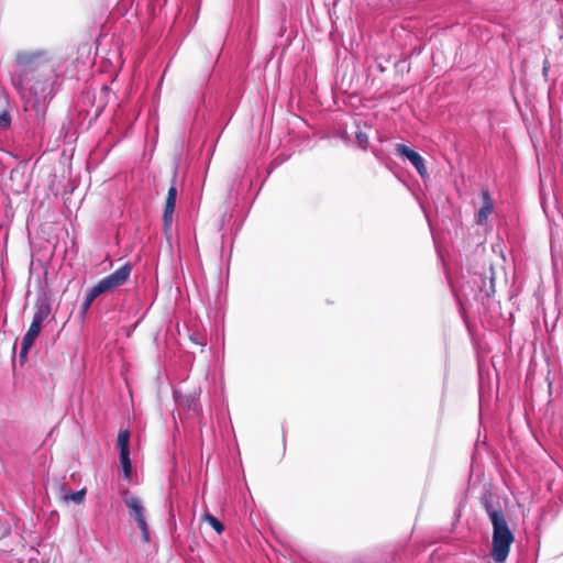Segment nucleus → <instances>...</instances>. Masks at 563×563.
I'll return each mask as SVG.
<instances>
[{"label": "nucleus", "mask_w": 563, "mask_h": 563, "mask_svg": "<svg viewBox=\"0 0 563 563\" xmlns=\"http://www.w3.org/2000/svg\"><path fill=\"white\" fill-rule=\"evenodd\" d=\"M482 505L493 525V549L490 555L496 563L506 561L515 538L499 505L494 506L492 495L482 497Z\"/></svg>", "instance_id": "obj_1"}, {"label": "nucleus", "mask_w": 563, "mask_h": 563, "mask_svg": "<svg viewBox=\"0 0 563 563\" xmlns=\"http://www.w3.org/2000/svg\"><path fill=\"white\" fill-rule=\"evenodd\" d=\"M13 85L18 89L23 99L24 110L33 111L35 119L38 123H43L48 107L46 82H37L41 87V92L29 89L24 78L16 77L13 79Z\"/></svg>", "instance_id": "obj_2"}, {"label": "nucleus", "mask_w": 563, "mask_h": 563, "mask_svg": "<svg viewBox=\"0 0 563 563\" xmlns=\"http://www.w3.org/2000/svg\"><path fill=\"white\" fill-rule=\"evenodd\" d=\"M132 272V265L130 263H125L120 268L114 271L112 274L100 279L95 288L99 291L100 295L111 291L123 284L129 279Z\"/></svg>", "instance_id": "obj_3"}, {"label": "nucleus", "mask_w": 563, "mask_h": 563, "mask_svg": "<svg viewBox=\"0 0 563 563\" xmlns=\"http://www.w3.org/2000/svg\"><path fill=\"white\" fill-rule=\"evenodd\" d=\"M45 317L46 313L42 308L35 311L31 325L22 339L20 358H26L29 350L32 347L35 339L41 332L42 323Z\"/></svg>", "instance_id": "obj_4"}, {"label": "nucleus", "mask_w": 563, "mask_h": 563, "mask_svg": "<svg viewBox=\"0 0 563 563\" xmlns=\"http://www.w3.org/2000/svg\"><path fill=\"white\" fill-rule=\"evenodd\" d=\"M44 58V52H19L15 55V63L21 68L22 73L18 77H22L26 81L29 71L36 68Z\"/></svg>", "instance_id": "obj_5"}, {"label": "nucleus", "mask_w": 563, "mask_h": 563, "mask_svg": "<svg viewBox=\"0 0 563 563\" xmlns=\"http://www.w3.org/2000/svg\"><path fill=\"white\" fill-rule=\"evenodd\" d=\"M176 197H177L176 176H174L172 185L168 189L167 197L165 200V206H164L163 223H164L165 230L170 229V225L173 222V214L175 211Z\"/></svg>", "instance_id": "obj_6"}, {"label": "nucleus", "mask_w": 563, "mask_h": 563, "mask_svg": "<svg viewBox=\"0 0 563 563\" xmlns=\"http://www.w3.org/2000/svg\"><path fill=\"white\" fill-rule=\"evenodd\" d=\"M396 152L398 155L408 158L421 177L427 175L424 159L418 152L409 148L405 144H396Z\"/></svg>", "instance_id": "obj_7"}, {"label": "nucleus", "mask_w": 563, "mask_h": 563, "mask_svg": "<svg viewBox=\"0 0 563 563\" xmlns=\"http://www.w3.org/2000/svg\"><path fill=\"white\" fill-rule=\"evenodd\" d=\"M483 205L477 212V223L484 225L487 223L489 214L494 211V201L488 189L482 190Z\"/></svg>", "instance_id": "obj_8"}, {"label": "nucleus", "mask_w": 563, "mask_h": 563, "mask_svg": "<svg viewBox=\"0 0 563 563\" xmlns=\"http://www.w3.org/2000/svg\"><path fill=\"white\" fill-rule=\"evenodd\" d=\"M125 506L129 509L130 517L137 522L145 518L144 507L139 497L131 496L125 499Z\"/></svg>", "instance_id": "obj_9"}, {"label": "nucleus", "mask_w": 563, "mask_h": 563, "mask_svg": "<svg viewBox=\"0 0 563 563\" xmlns=\"http://www.w3.org/2000/svg\"><path fill=\"white\" fill-rule=\"evenodd\" d=\"M120 464L123 471V475L125 479H130L132 475V463L130 460V451L129 452H120Z\"/></svg>", "instance_id": "obj_10"}, {"label": "nucleus", "mask_w": 563, "mask_h": 563, "mask_svg": "<svg viewBox=\"0 0 563 563\" xmlns=\"http://www.w3.org/2000/svg\"><path fill=\"white\" fill-rule=\"evenodd\" d=\"M130 432L128 430H120L117 439V446L119 452H129Z\"/></svg>", "instance_id": "obj_11"}, {"label": "nucleus", "mask_w": 563, "mask_h": 563, "mask_svg": "<svg viewBox=\"0 0 563 563\" xmlns=\"http://www.w3.org/2000/svg\"><path fill=\"white\" fill-rule=\"evenodd\" d=\"M202 518H203V521L208 522L218 534H221L223 532V530H224L223 523L219 519H217L214 516H212L209 512H206Z\"/></svg>", "instance_id": "obj_12"}, {"label": "nucleus", "mask_w": 563, "mask_h": 563, "mask_svg": "<svg viewBox=\"0 0 563 563\" xmlns=\"http://www.w3.org/2000/svg\"><path fill=\"white\" fill-rule=\"evenodd\" d=\"M100 296L99 291L93 287L89 289V291L86 295V298L81 305V311L82 313H86L88 309L90 308L91 303L95 301V299Z\"/></svg>", "instance_id": "obj_13"}, {"label": "nucleus", "mask_w": 563, "mask_h": 563, "mask_svg": "<svg viewBox=\"0 0 563 563\" xmlns=\"http://www.w3.org/2000/svg\"><path fill=\"white\" fill-rule=\"evenodd\" d=\"M85 496H86V489L84 488L78 492L64 495L63 499L65 501H74L76 504H81L85 499Z\"/></svg>", "instance_id": "obj_14"}, {"label": "nucleus", "mask_w": 563, "mask_h": 563, "mask_svg": "<svg viewBox=\"0 0 563 563\" xmlns=\"http://www.w3.org/2000/svg\"><path fill=\"white\" fill-rule=\"evenodd\" d=\"M136 526L139 527V529L141 530V534H142V541L143 543H148L150 540H151V534H150V528H148V525L146 522V518L142 519V520H139L137 522H135Z\"/></svg>", "instance_id": "obj_15"}, {"label": "nucleus", "mask_w": 563, "mask_h": 563, "mask_svg": "<svg viewBox=\"0 0 563 563\" xmlns=\"http://www.w3.org/2000/svg\"><path fill=\"white\" fill-rule=\"evenodd\" d=\"M355 139L357 141V145L363 148V150H366L367 146H368V135L364 132H356L355 133Z\"/></svg>", "instance_id": "obj_16"}, {"label": "nucleus", "mask_w": 563, "mask_h": 563, "mask_svg": "<svg viewBox=\"0 0 563 563\" xmlns=\"http://www.w3.org/2000/svg\"><path fill=\"white\" fill-rule=\"evenodd\" d=\"M11 124V115L8 111L0 113V129H8Z\"/></svg>", "instance_id": "obj_17"}, {"label": "nucleus", "mask_w": 563, "mask_h": 563, "mask_svg": "<svg viewBox=\"0 0 563 563\" xmlns=\"http://www.w3.org/2000/svg\"><path fill=\"white\" fill-rule=\"evenodd\" d=\"M37 82H42L41 80H36L34 81L33 85H30V78L27 77V80H26V86L29 89H33V92L34 91H38V93L41 92V87L37 86Z\"/></svg>", "instance_id": "obj_18"}, {"label": "nucleus", "mask_w": 563, "mask_h": 563, "mask_svg": "<svg viewBox=\"0 0 563 563\" xmlns=\"http://www.w3.org/2000/svg\"><path fill=\"white\" fill-rule=\"evenodd\" d=\"M109 92H110V88H109L108 86L103 85V86L100 88V95H101V97H102V96L107 97V96L109 95Z\"/></svg>", "instance_id": "obj_19"}]
</instances>
